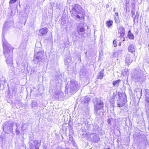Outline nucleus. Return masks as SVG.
Returning a JSON list of instances; mask_svg holds the SVG:
<instances>
[{
  "label": "nucleus",
  "mask_w": 149,
  "mask_h": 149,
  "mask_svg": "<svg viewBox=\"0 0 149 149\" xmlns=\"http://www.w3.org/2000/svg\"><path fill=\"white\" fill-rule=\"evenodd\" d=\"M4 37L2 38V40L3 54L6 58V61L7 64L12 67H13V55L14 48L8 44Z\"/></svg>",
  "instance_id": "obj_1"
},
{
  "label": "nucleus",
  "mask_w": 149,
  "mask_h": 149,
  "mask_svg": "<svg viewBox=\"0 0 149 149\" xmlns=\"http://www.w3.org/2000/svg\"><path fill=\"white\" fill-rule=\"evenodd\" d=\"M117 99L116 103L118 107H121L124 106L127 102V97L125 93L118 92H114L112 97L110 100V102L113 105L116 99Z\"/></svg>",
  "instance_id": "obj_2"
},
{
  "label": "nucleus",
  "mask_w": 149,
  "mask_h": 149,
  "mask_svg": "<svg viewBox=\"0 0 149 149\" xmlns=\"http://www.w3.org/2000/svg\"><path fill=\"white\" fill-rule=\"evenodd\" d=\"M70 11L71 16L76 20H79L84 17L85 12L79 5L75 4L72 6Z\"/></svg>",
  "instance_id": "obj_3"
},
{
  "label": "nucleus",
  "mask_w": 149,
  "mask_h": 149,
  "mask_svg": "<svg viewBox=\"0 0 149 149\" xmlns=\"http://www.w3.org/2000/svg\"><path fill=\"white\" fill-rule=\"evenodd\" d=\"M65 88L67 92L72 94L77 91L79 88V86L77 82L74 80H72L70 82H68L66 84Z\"/></svg>",
  "instance_id": "obj_4"
},
{
  "label": "nucleus",
  "mask_w": 149,
  "mask_h": 149,
  "mask_svg": "<svg viewBox=\"0 0 149 149\" xmlns=\"http://www.w3.org/2000/svg\"><path fill=\"white\" fill-rule=\"evenodd\" d=\"M36 53L34 54L33 61L35 64H38L39 62L44 63L45 59L43 56L44 53L42 51L35 52Z\"/></svg>",
  "instance_id": "obj_5"
},
{
  "label": "nucleus",
  "mask_w": 149,
  "mask_h": 149,
  "mask_svg": "<svg viewBox=\"0 0 149 149\" xmlns=\"http://www.w3.org/2000/svg\"><path fill=\"white\" fill-rule=\"evenodd\" d=\"M14 124V122L12 121L6 122L2 125L3 131L5 133H7V132L13 133Z\"/></svg>",
  "instance_id": "obj_6"
},
{
  "label": "nucleus",
  "mask_w": 149,
  "mask_h": 149,
  "mask_svg": "<svg viewBox=\"0 0 149 149\" xmlns=\"http://www.w3.org/2000/svg\"><path fill=\"white\" fill-rule=\"evenodd\" d=\"M95 113L97 115L100 114L99 110L101 109L103 107V103L102 100H97L94 102Z\"/></svg>",
  "instance_id": "obj_7"
},
{
  "label": "nucleus",
  "mask_w": 149,
  "mask_h": 149,
  "mask_svg": "<svg viewBox=\"0 0 149 149\" xmlns=\"http://www.w3.org/2000/svg\"><path fill=\"white\" fill-rule=\"evenodd\" d=\"M41 142L38 140H30L29 142L30 149H39Z\"/></svg>",
  "instance_id": "obj_8"
},
{
  "label": "nucleus",
  "mask_w": 149,
  "mask_h": 149,
  "mask_svg": "<svg viewBox=\"0 0 149 149\" xmlns=\"http://www.w3.org/2000/svg\"><path fill=\"white\" fill-rule=\"evenodd\" d=\"M13 19L10 18V19L6 21L3 27V33L6 30H7L8 28L13 26Z\"/></svg>",
  "instance_id": "obj_9"
},
{
  "label": "nucleus",
  "mask_w": 149,
  "mask_h": 149,
  "mask_svg": "<svg viewBox=\"0 0 149 149\" xmlns=\"http://www.w3.org/2000/svg\"><path fill=\"white\" fill-rule=\"evenodd\" d=\"M77 31L79 35L81 36L84 37V34L85 33V29L82 24H80L77 25Z\"/></svg>",
  "instance_id": "obj_10"
},
{
  "label": "nucleus",
  "mask_w": 149,
  "mask_h": 149,
  "mask_svg": "<svg viewBox=\"0 0 149 149\" xmlns=\"http://www.w3.org/2000/svg\"><path fill=\"white\" fill-rule=\"evenodd\" d=\"M134 77L135 82H139L140 83H142L145 80V77L140 72L135 75Z\"/></svg>",
  "instance_id": "obj_11"
},
{
  "label": "nucleus",
  "mask_w": 149,
  "mask_h": 149,
  "mask_svg": "<svg viewBox=\"0 0 149 149\" xmlns=\"http://www.w3.org/2000/svg\"><path fill=\"white\" fill-rule=\"evenodd\" d=\"M91 138L93 141L97 143L99 141L100 138L99 135L95 133H93L91 134Z\"/></svg>",
  "instance_id": "obj_12"
},
{
  "label": "nucleus",
  "mask_w": 149,
  "mask_h": 149,
  "mask_svg": "<svg viewBox=\"0 0 149 149\" xmlns=\"http://www.w3.org/2000/svg\"><path fill=\"white\" fill-rule=\"evenodd\" d=\"M48 31V29L46 27L41 29L39 31L38 35L40 36L45 35Z\"/></svg>",
  "instance_id": "obj_13"
},
{
  "label": "nucleus",
  "mask_w": 149,
  "mask_h": 149,
  "mask_svg": "<svg viewBox=\"0 0 149 149\" xmlns=\"http://www.w3.org/2000/svg\"><path fill=\"white\" fill-rule=\"evenodd\" d=\"M118 33L120 34V38H124L125 34V30L124 28L122 26H120L119 28H118Z\"/></svg>",
  "instance_id": "obj_14"
},
{
  "label": "nucleus",
  "mask_w": 149,
  "mask_h": 149,
  "mask_svg": "<svg viewBox=\"0 0 149 149\" xmlns=\"http://www.w3.org/2000/svg\"><path fill=\"white\" fill-rule=\"evenodd\" d=\"M42 51V45L40 42H37L35 45L34 52H37Z\"/></svg>",
  "instance_id": "obj_15"
},
{
  "label": "nucleus",
  "mask_w": 149,
  "mask_h": 149,
  "mask_svg": "<svg viewBox=\"0 0 149 149\" xmlns=\"http://www.w3.org/2000/svg\"><path fill=\"white\" fill-rule=\"evenodd\" d=\"M63 92L60 91H58L57 93H56L55 97L56 99L60 100L61 98H63Z\"/></svg>",
  "instance_id": "obj_16"
},
{
  "label": "nucleus",
  "mask_w": 149,
  "mask_h": 149,
  "mask_svg": "<svg viewBox=\"0 0 149 149\" xmlns=\"http://www.w3.org/2000/svg\"><path fill=\"white\" fill-rule=\"evenodd\" d=\"M146 105L149 107V90H148L146 91Z\"/></svg>",
  "instance_id": "obj_17"
},
{
  "label": "nucleus",
  "mask_w": 149,
  "mask_h": 149,
  "mask_svg": "<svg viewBox=\"0 0 149 149\" xmlns=\"http://www.w3.org/2000/svg\"><path fill=\"white\" fill-rule=\"evenodd\" d=\"M130 56L128 55L126 56V59H125L126 63L128 65H130L132 62V61L130 60Z\"/></svg>",
  "instance_id": "obj_18"
},
{
  "label": "nucleus",
  "mask_w": 149,
  "mask_h": 149,
  "mask_svg": "<svg viewBox=\"0 0 149 149\" xmlns=\"http://www.w3.org/2000/svg\"><path fill=\"white\" fill-rule=\"evenodd\" d=\"M128 51L130 52H133L135 51V47L134 45L130 44L128 48Z\"/></svg>",
  "instance_id": "obj_19"
},
{
  "label": "nucleus",
  "mask_w": 149,
  "mask_h": 149,
  "mask_svg": "<svg viewBox=\"0 0 149 149\" xmlns=\"http://www.w3.org/2000/svg\"><path fill=\"white\" fill-rule=\"evenodd\" d=\"M104 69H102L99 72L98 74L97 75V78L100 79H102L103 77L104 74Z\"/></svg>",
  "instance_id": "obj_20"
},
{
  "label": "nucleus",
  "mask_w": 149,
  "mask_h": 149,
  "mask_svg": "<svg viewBox=\"0 0 149 149\" xmlns=\"http://www.w3.org/2000/svg\"><path fill=\"white\" fill-rule=\"evenodd\" d=\"M93 130L96 132L99 131L101 130V128L99 127V126L97 124L93 125Z\"/></svg>",
  "instance_id": "obj_21"
},
{
  "label": "nucleus",
  "mask_w": 149,
  "mask_h": 149,
  "mask_svg": "<svg viewBox=\"0 0 149 149\" xmlns=\"http://www.w3.org/2000/svg\"><path fill=\"white\" fill-rule=\"evenodd\" d=\"M127 37L129 39H134V38L133 34L131 33L130 30L128 32Z\"/></svg>",
  "instance_id": "obj_22"
},
{
  "label": "nucleus",
  "mask_w": 149,
  "mask_h": 149,
  "mask_svg": "<svg viewBox=\"0 0 149 149\" xmlns=\"http://www.w3.org/2000/svg\"><path fill=\"white\" fill-rule=\"evenodd\" d=\"M27 127L28 125L27 124L24 123H22L21 127L22 131H22H24L27 128Z\"/></svg>",
  "instance_id": "obj_23"
},
{
  "label": "nucleus",
  "mask_w": 149,
  "mask_h": 149,
  "mask_svg": "<svg viewBox=\"0 0 149 149\" xmlns=\"http://www.w3.org/2000/svg\"><path fill=\"white\" fill-rule=\"evenodd\" d=\"M26 46V43L25 42H23L21 43L19 48L21 49H25Z\"/></svg>",
  "instance_id": "obj_24"
},
{
  "label": "nucleus",
  "mask_w": 149,
  "mask_h": 149,
  "mask_svg": "<svg viewBox=\"0 0 149 149\" xmlns=\"http://www.w3.org/2000/svg\"><path fill=\"white\" fill-rule=\"evenodd\" d=\"M113 23V22L112 21L109 20L106 22V25L108 28H109L112 25Z\"/></svg>",
  "instance_id": "obj_25"
},
{
  "label": "nucleus",
  "mask_w": 149,
  "mask_h": 149,
  "mask_svg": "<svg viewBox=\"0 0 149 149\" xmlns=\"http://www.w3.org/2000/svg\"><path fill=\"white\" fill-rule=\"evenodd\" d=\"M16 128L15 130V132L17 135L19 134L20 133V131L18 128V126L19 125V124L17 123L16 124Z\"/></svg>",
  "instance_id": "obj_26"
},
{
  "label": "nucleus",
  "mask_w": 149,
  "mask_h": 149,
  "mask_svg": "<svg viewBox=\"0 0 149 149\" xmlns=\"http://www.w3.org/2000/svg\"><path fill=\"white\" fill-rule=\"evenodd\" d=\"M90 100V98L87 97H85L84 98V103L87 104L88 102H89Z\"/></svg>",
  "instance_id": "obj_27"
},
{
  "label": "nucleus",
  "mask_w": 149,
  "mask_h": 149,
  "mask_svg": "<svg viewBox=\"0 0 149 149\" xmlns=\"http://www.w3.org/2000/svg\"><path fill=\"white\" fill-rule=\"evenodd\" d=\"M38 104L37 102L34 101H32V102L31 103V107L33 108L34 107H37Z\"/></svg>",
  "instance_id": "obj_28"
},
{
  "label": "nucleus",
  "mask_w": 149,
  "mask_h": 149,
  "mask_svg": "<svg viewBox=\"0 0 149 149\" xmlns=\"http://www.w3.org/2000/svg\"><path fill=\"white\" fill-rule=\"evenodd\" d=\"M120 81V80L119 79L113 81V85L114 86H117L118 85Z\"/></svg>",
  "instance_id": "obj_29"
},
{
  "label": "nucleus",
  "mask_w": 149,
  "mask_h": 149,
  "mask_svg": "<svg viewBox=\"0 0 149 149\" xmlns=\"http://www.w3.org/2000/svg\"><path fill=\"white\" fill-rule=\"evenodd\" d=\"M139 16V14L138 12H136V15L134 17V22L135 19H138Z\"/></svg>",
  "instance_id": "obj_30"
},
{
  "label": "nucleus",
  "mask_w": 149,
  "mask_h": 149,
  "mask_svg": "<svg viewBox=\"0 0 149 149\" xmlns=\"http://www.w3.org/2000/svg\"><path fill=\"white\" fill-rule=\"evenodd\" d=\"M71 61V59L69 58H66L65 60V63L66 64H66L67 63H69Z\"/></svg>",
  "instance_id": "obj_31"
},
{
  "label": "nucleus",
  "mask_w": 149,
  "mask_h": 149,
  "mask_svg": "<svg viewBox=\"0 0 149 149\" xmlns=\"http://www.w3.org/2000/svg\"><path fill=\"white\" fill-rule=\"evenodd\" d=\"M115 21L116 23H118L119 22L120 20L118 17H115Z\"/></svg>",
  "instance_id": "obj_32"
},
{
  "label": "nucleus",
  "mask_w": 149,
  "mask_h": 149,
  "mask_svg": "<svg viewBox=\"0 0 149 149\" xmlns=\"http://www.w3.org/2000/svg\"><path fill=\"white\" fill-rule=\"evenodd\" d=\"M118 56L116 52H115L113 54L112 56L113 57L115 58L117 57Z\"/></svg>",
  "instance_id": "obj_33"
},
{
  "label": "nucleus",
  "mask_w": 149,
  "mask_h": 149,
  "mask_svg": "<svg viewBox=\"0 0 149 149\" xmlns=\"http://www.w3.org/2000/svg\"><path fill=\"white\" fill-rule=\"evenodd\" d=\"M117 41H116V40H114L113 41V43L114 45V46L115 47H116L117 46Z\"/></svg>",
  "instance_id": "obj_34"
},
{
  "label": "nucleus",
  "mask_w": 149,
  "mask_h": 149,
  "mask_svg": "<svg viewBox=\"0 0 149 149\" xmlns=\"http://www.w3.org/2000/svg\"><path fill=\"white\" fill-rule=\"evenodd\" d=\"M75 37L76 38L75 39V42H77L78 41H79L80 40V38L79 37H77V35L75 36Z\"/></svg>",
  "instance_id": "obj_35"
},
{
  "label": "nucleus",
  "mask_w": 149,
  "mask_h": 149,
  "mask_svg": "<svg viewBox=\"0 0 149 149\" xmlns=\"http://www.w3.org/2000/svg\"><path fill=\"white\" fill-rule=\"evenodd\" d=\"M17 0H10L9 2L10 4H13L15 3Z\"/></svg>",
  "instance_id": "obj_36"
},
{
  "label": "nucleus",
  "mask_w": 149,
  "mask_h": 149,
  "mask_svg": "<svg viewBox=\"0 0 149 149\" xmlns=\"http://www.w3.org/2000/svg\"><path fill=\"white\" fill-rule=\"evenodd\" d=\"M1 83L2 84V82H4L5 83L6 82V80L4 79L3 80H0V88L1 86Z\"/></svg>",
  "instance_id": "obj_37"
},
{
  "label": "nucleus",
  "mask_w": 149,
  "mask_h": 149,
  "mask_svg": "<svg viewBox=\"0 0 149 149\" xmlns=\"http://www.w3.org/2000/svg\"><path fill=\"white\" fill-rule=\"evenodd\" d=\"M122 51L121 50H119L116 52L117 54L118 55H120L122 53Z\"/></svg>",
  "instance_id": "obj_38"
},
{
  "label": "nucleus",
  "mask_w": 149,
  "mask_h": 149,
  "mask_svg": "<svg viewBox=\"0 0 149 149\" xmlns=\"http://www.w3.org/2000/svg\"><path fill=\"white\" fill-rule=\"evenodd\" d=\"M135 11L134 10H132L131 13L132 14V17L134 18L133 17V15H134V14L135 13Z\"/></svg>",
  "instance_id": "obj_39"
},
{
  "label": "nucleus",
  "mask_w": 149,
  "mask_h": 149,
  "mask_svg": "<svg viewBox=\"0 0 149 149\" xmlns=\"http://www.w3.org/2000/svg\"><path fill=\"white\" fill-rule=\"evenodd\" d=\"M0 138L1 139V140L2 141H3L4 139V137L3 136V135H1L0 136Z\"/></svg>",
  "instance_id": "obj_40"
},
{
  "label": "nucleus",
  "mask_w": 149,
  "mask_h": 149,
  "mask_svg": "<svg viewBox=\"0 0 149 149\" xmlns=\"http://www.w3.org/2000/svg\"><path fill=\"white\" fill-rule=\"evenodd\" d=\"M107 122L109 124H111V120L110 119H108L107 120Z\"/></svg>",
  "instance_id": "obj_41"
},
{
  "label": "nucleus",
  "mask_w": 149,
  "mask_h": 149,
  "mask_svg": "<svg viewBox=\"0 0 149 149\" xmlns=\"http://www.w3.org/2000/svg\"><path fill=\"white\" fill-rule=\"evenodd\" d=\"M146 30L147 32H149V28H148V27H147L146 28Z\"/></svg>",
  "instance_id": "obj_42"
},
{
  "label": "nucleus",
  "mask_w": 149,
  "mask_h": 149,
  "mask_svg": "<svg viewBox=\"0 0 149 149\" xmlns=\"http://www.w3.org/2000/svg\"><path fill=\"white\" fill-rule=\"evenodd\" d=\"M47 149V146H45V145L43 146V149Z\"/></svg>",
  "instance_id": "obj_43"
},
{
  "label": "nucleus",
  "mask_w": 149,
  "mask_h": 149,
  "mask_svg": "<svg viewBox=\"0 0 149 149\" xmlns=\"http://www.w3.org/2000/svg\"><path fill=\"white\" fill-rule=\"evenodd\" d=\"M115 15L116 16H117V17L118 16V13H115Z\"/></svg>",
  "instance_id": "obj_44"
},
{
  "label": "nucleus",
  "mask_w": 149,
  "mask_h": 149,
  "mask_svg": "<svg viewBox=\"0 0 149 149\" xmlns=\"http://www.w3.org/2000/svg\"><path fill=\"white\" fill-rule=\"evenodd\" d=\"M87 52H86L85 53V54H86V57H87Z\"/></svg>",
  "instance_id": "obj_45"
},
{
  "label": "nucleus",
  "mask_w": 149,
  "mask_h": 149,
  "mask_svg": "<svg viewBox=\"0 0 149 149\" xmlns=\"http://www.w3.org/2000/svg\"><path fill=\"white\" fill-rule=\"evenodd\" d=\"M90 56V54L87 55V57H86V58H88Z\"/></svg>",
  "instance_id": "obj_46"
},
{
  "label": "nucleus",
  "mask_w": 149,
  "mask_h": 149,
  "mask_svg": "<svg viewBox=\"0 0 149 149\" xmlns=\"http://www.w3.org/2000/svg\"><path fill=\"white\" fill-rule=\"evenodd\" d=\"M116 11V8H114L113 9V11L114 12H115Z\"/></svg>",
  "instance_id": "obj_47"
},
{
  "label": "nucleus",
  "mask_w": 149,
  "mask_h": 149,
  "mask_svg": "<svg viewBox=\"0 0 149 149\" xmlns=\"http://www.w3.org/2000/svg\"><path fill=\"white\" fill-rule=\"evenodd\" d=\"M121 45V42H120L119 43V44H118V45H119V46H120Z\"/></svg>",
  "instance_id": "obj_48"
},
{
  "label": "nucleus",
  "mask_w": 149,
  "mask_h": 149,
  "mask_svg": "<svg viewBox=\"0 0 149 149\" xmlns=\"http://www.w3.org/2000/svg\"><path fill=\"white\" fill-rule=\"evenodd\" d=\"M126 41V40H125V38H123V41Z\"/></svg>",
  "instance_id": "obj_49"
},
{
  "label": "nucleus",
  "mask_w": 149,
  "mask_h": 149,
  "mask_svg": "<svg viewBox=\"0 0 149 149\" xmlns=\"http://www.w3.org/2000/svg\"><path fill=\"white\" fill-rule=\"evenodd\" d=\"M107 8L108 7V5H107L106 6Z\"/></svg>",
  "instance_id": "obj_50"
},
{
  "label": "nucleus",
  "mask_w": 149,
  "mask_h": 149,
  "mask_svg": "<svg viewBox=\"0 0 149 149\" xmlns=\"http://www.w3.org/2000/svg\"><path fill=\"white\" fill-rule=\"evenodd\" d=\"M106 149H110V148H107Z\"/></svg>",
  "instance_id": "obj_51"
},
{
  "label": "nucleus",
  "mask_w": 149,
  "mask_h": 149,
  "mask_svg": "<svg viewBox=\"0 0 149 149\" xmlns=\"http://www.w3.org/2000/svg\"><path fill=\"white\" fill-rule=\"evenodd\" d=\"M25 146V145H23V146Z\"/></svg>",
  "instance_id": "obj_52"
},
{
  "label": "nucleus",
  "mask_w": 149,
  "mask_h": 149,
  "mask_svg": "<svg viewBox=\"0 0 149 149\" xmlns=\"http://www.w3.org/2000/svg\"><path fill=\"white\" fill-rule=\"evenodd\" d=\"M148 47H149V44H148Z\"/></svg>",
  "instance_id": "obj_53"
}]
</instances>
